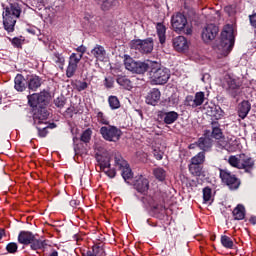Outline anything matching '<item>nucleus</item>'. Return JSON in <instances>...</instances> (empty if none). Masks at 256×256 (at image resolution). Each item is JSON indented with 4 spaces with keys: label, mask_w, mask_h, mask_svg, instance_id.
I'll return each instance as SVG.
<instances>
[{
    "label": "nucleus",
    "mask_w": 256,
    "mask_h": 256,
    "mask_svg": "<svg viewBox=\"0 0 256 256\" xmlns=\"http://www.w3.org/2000/svg\"><path fill=\"white\" fill-rule=\"evenodd\" d=\"M95 159L98 163L100 171L105 173V175L110 177V179H113L115 175H117L115 169L111 168V159L114 160V167L120 171L129 165L127 160L123 159V156H121L119 152L110 153L107 149L101 146H97L95 148Z\"/></svg>",
    "instance_id": "obj_1"
},
{
    "label": "nucleus",
    "mask_w": 256,
    "mask_h": 256,
    "mask_svg": "<svg viewBox=\"0 0 256 256\" xmlns=\"http://www.w3.org/2000/svg\"><path fill=\"white\" fill-rule=\"evenodd\" d=\"M19 17H21V6L17 3H10L4 8L3 25L8 33H13V31H15V24Z\"/></svg>",
    "instance_id": "obj_2"
},
{
    "label": "nucleus",
    "mask_w": 256,
    "mask_h": 256,
    "mask_svg": "<svg viewBox=\"0 0 256 256\" xmlns=\"http://www.w3.org/2000/svg\"><path fill=\"white\" fill-rule=\"evenodd\" d=\"M235 45V35L232 25H226L221 32V41L218 45L219 51H222V55L227 56L231 53L233 46Z\"/></svg>",
    "instance_id": "obj_3"
},
{
    "label": "nucleus",
    "mask_w": 256,
    "mask_h": 256,
    "mask_svg": "<svg viewBox=\"0 0 256 256\" xmlns=\"http://www.w3.org/2000/svg\"><path fill=\"white\" fill-rule=\"evenodd\" d=\"M171 26L175 33H185V35H191L193 33V27L187 22V17L182 13H176L171 18Z\"/></svg>",
    "instance_id": "obj_4"
},
{
    "label": "nucleus",
    "mask_w": 256,
    "mask_h": 256,
    "mask_svg": "<svg viewBox=\"0 0 256 256\" xmlns=\"http://www.w3.org/2000/svg\"><path fill=\"white\" fill-rule=\"evenodd\" d=\"M100 135L104 141L109 143H118L123 136V131H121L117 126L107 125L100 128Z\"/></svg>",
    "instance_id": "obj_5"
},
{
    "label": "nucleus",
    "mask_w": 256,
    "mask_h": 256,
    "mask_svg": "<svg viewBox=\"0 0 256 256\" xmlns=\"http://www.w3.org/2000/svg\"><path fill=\"white\" fill-rule=\"evenodd\" d=\"M152 85H165L169 81V71L165 68L153 67L150 71Z\"/></svg>",
    "instance_id": "obj_6"
},
{
    "label": "nucleus",
    "mask_w": 256,
    "mask_h": 256,
    "mask_svg": "<svg viewBox=\"0 0 256 256\" xmlns=\"http://www.w3.org/2000/svg\"><path fill=\"white\" fill-rule=\"evenodd\" d=\"M130 49L139 51V53H151L153 51V38L132 40L130 42Z\"/></svg>",
    "instance_id": "obj_7"
},
{
    "label": "nucleus",
    "mask_w": 256,
    "mask_h": 256,
    "mask_svg": "<svg viewBox=\"0 0 256 256\" xmlns=\"http://www.w3.org/2000/svg\"><path fill=\"white\" fill-rule=\"evenodd\" d=\"M124 65L127 71H131L132 73H137L138 75H142L149 69V65L145 62H137L133 60V58L126 56L124 60Z\"/></svg>",
    "instance_id": "obj_8"
},
{
    "label": "nucleus",
    "mask_w": 256,
    "mask_h": 256,
    "mask_svg": "<svg viewBox=\"0 0 256 256\" xmlns=\"http://www.w3.org/2000/svg\"><path fill=\"white\" fill-rule=\"evenodd\" d=\"M220 179L222 183H225V185L232 191L239 189V186L241 185L239 178H237L235 174H231L228 170L220 169Z\"/></svg>",
    "instance_id": "obj_9"
},
{
    "label": "nucleus",
    "mask_w": 256,
    "mask_h": 256,
    "mask_svg": "<svg viewBox=\"0 0 256 256\" xmlns=\"http://www.w3.org/2000/svg\"><path fill=\"white\" fill-rule=\"evenodd\" d=\"M81 55H77V53H72L69 57L68 66L66 69V77L71 79V77L75 76L77 73V69H79V63H81Z\"/></svg>",
    "instance_id": "obj_10"
},
{
    "label": "nucleus",
    "mask_w": 256,
    "mask_h": 256,
    "mask_svg": "<svg viewBox=\"0 0 256 256\" xmlns=\"http://www.w3.org/2000/svg\"><path fill=\"white\" fill-rule=\"evenodd\" d=\"M219 35V27L215 24H208L202 30V40L204 43H211V41H215V38Z\"/></svg>",
    "instance_id": "obj_11"
},
{
    "label": "nucleus",
    "mask_w": 256,
    "mask_h": 256,
    "mask_svg": "<svg viewBox=\"0 0 256 256\" xmlns=\"http://www.w3.org/2000/svg\"><path fill=\"white\" fill-rule=\"evenodd\" d=\"M203 103H205V92H196L194 97L192 95H188L185 98L186 107H192V109L201 107Z\"/></svg>",
    "instance_id": "obj_12"
},
{
    "label": "nucleus",
    "mask_w": 256,
    "mask_h": 256,
    "mask_svg": "<svg viewBox=\"0 0 256 256\" xmlns=\"http://www.w3.org/2000/svg\"><path fill=\"white\" fill-rule=\"evenodd\" d=\"M173 47L178 53L189 51V41L184 36H177L173 39Z\"/></svg>",
    "instance_id": "obj_13"
},
{
    "label": "nucleus",
    "mask_w": 256,
    "mask_h": 256,
    "mask_svg": "<svg viewBox=\"0 0 256 256\" xmlns=\"http://www.w3.org/2000/svg\"><path fill=\"white\" fill-rule=\"evenodd\" d=\"M223 88L227 89L232 97H236L237 94H235L233 91H237V89H239V84H237V80L231 78V76H225Z\"/></svg>",
    "instance_id": "obj_14"
},
{
    "label": "nucleus",
    "mask_w": 256,
    "mask_h": 256,
    "mask_svg": "<svg viewBox=\"0 0 256 256\" xmlns=\"http://www.w3.org/2000/svg\"><path fill=\"white\" fill-rule=\"evenodd\" d=\"M254 167H255V161L253 160V158L245 154H241L240 169H244L246 173H251Z\"/></svg>",
    "instance_id": "obj_15"
},
{
    "label": "nucleus",
    "mask_w": 256,
    "mask_h": 256,
    "mask_svg": "<svg viewBox=\"0 0 256 256\" xmlns=\"http://www.w3.org/2000/svg\"><path fill=\"white\" fill-rule=\"evenodd\" d=\"M134 187L138 193H147L149 191V180L144 176H138L134 182Z\"/></svg>",
    "instance_id": "obj_16"
},
{
    "label": "nucleus",
    "mask_w": 256,
    "mask_h": 256,
    "mask_svg": "<svg viewBox=\"0 0 256 256\" xmlns=\"http://www.w3.org/2000/svg\"><path fill=\"white\" fill-rule=\"evenodd\" d=\"M159 117L160 119H163L166 125H173V123L179 119V113L175 111L160 112Z\"/></svg>",
    "instance_id": "obj_17"
},
{
    "label": "nucleus",
    "mask_w": 256,
    "mask_h": 256,
    "mask_svg": "<svg viewBox=\"0 0 256 256\" xmlns=\"http://www.w3.org/2000/svg\"><path fill=\"white\" fill-rule=\"evenodd\" d=\"M196 145L202 152L207 153L208 151H211V147H213V140L209 137H200L196 142Z\"/></svg>",
    "instance_id": "obj_18"
},
{
    "label": "nucleus",
    "mask_w": 256,
    "mask_h": 256,
    "mask_svg": "<svg viewBox=\"0 0 256 256\" xmlns=\"http://www.w3.org/2000/svg\"><path fill=\"white\" fill-rule=\"evenodd\" d=\"M160 99H161V92L159 91V89L154 88L148 93L146 97V103L148 105H157Z\"/></svg>",
    "instance_id": "obj_19"
},
{
    "label": "nucleus",
    "mask_w": 256,
    "mask_h": 256,
    "mask_svg": "<svg viewBox=\"0 0 256 256\" xmlns=\"http://www.w3.org/2000/svg\"><path fill=\"white\" fill-rule=\"evenodd\" d=\"M35 235L31 232L21 231L18 235V242L21 245H31L33 243Z\"/></svg>",
    "instance_id": "obj_20"
},
{
    "label": "nucleus",
    "mask_w": 256,
    "mask_h": 256,
    "mask_svg": "<svg viewBox=\"0 0 256 256\" xmlns=\"http://www.w3.org/2000/svg\"><path fill=\"white\" fill-rule=\"evenodd\" d=\"M249 111H251V103L249 101L244 100L238 105V116L240 118L245 119L249 115Z\"/></svg>",
    "instance_id": "obj_21"
},
{
    "label": "nucleus",
    "mask_w": 256,
    "mask_h": 256,
    "mask_svg": "<svg viewBox=\"0 0 256 256\" xmlns=\"http://www.w3.org/2000/svg\"><path fill=\"white\" fill-rule=\"evenodd\" d=\"M152 154L157 161H161L165 155V147L160 143H155L152 145Z\"/></svg>",
    "instance_id": "obj_22"
},
{
    "label": "nucleus",
    "mask_w": 256,
    "mask_h": 256,
    "mask_svg": "<svg viewBox=\"0 0 256 256\" xmlns=\"http://www.w3.org/2000/svg\"><path fill=\"white\" fill-rule=\"evenodd\" d=\"M156 32H157V36L158 39L161 43V45H163L165 43V41H167V27H165V25H163V23H157L156 24Z\"/></svg>",
    "instance_id": "obj_23"
},
{
    "label": "nucleus",
    "mask_w": 256,
    "mask_h": 256,
    "mask_svg": "<svg viewBox=\"0 0 256 256\" xmlns=\"http://www.w3.org/2000/svg\"><path fill=\"white\" fill-rule=\"evenodd\" d=\"M116 81L120 87L127 89V91H131L133 89V82L127 76L119 75Z\"/></svg>",
    "instance_id": "obj_24"
},
{
    "label": "nucleus",
    "mask_w": 256,
    "mask_h": 256,
    "mask_svg": "<svg viewBox=\"0 0 256 256\" xmlns=\"http://www.w3.org/2000/svg\"><path fill=\"white\" fill-rule=\"evenodd\" d=\"M91 53L97 61H105V55H107V52L103 46L96 45L95 48L92 49Z\"/></svg>",
    "instance_id": "obj_25"
},
{
    "label": "nucleus",
    "mask_w": 256,
    "mask_h": 256,
    "mask_svg": "<svg viewBox=\"0 0 256 256\" xmlns=\"http://www.w3.org/2000/svg\"><path fill=\"white\" fill-rule=\"evenodd\" d=\"M47 119H49V112L45 109H41L34 115V123L37 125L46 123L45 121H47Z\"/></svg>",
    "instance_id": "obj_26"
},
{
    "label": "nucleus",
    "mask_w": 256,
    "mask_h": 256,
    "mask_svg": "<svg viewBox=\"0 0 256 256\" xmlns=\"http://www.w3.org/2000/svg\"><path fill=\"white\" fill-rule=\"evenodd\" d=\"M235 221H243L245 219V206L238 204L232 211Z\"/></svg>",
    "instance_id": "obj_27"
},
{
    "label": "nucleus",
    "mask_w": 256,
    "mask_h": 256,
    "mask_svg": "<svg viewBox=\"0 0 256 256\" xmlns=\"http://www.w3.org/2000/svg\"><path fill=\"white\" fill-rule=\"evenodd\" d=\"M14 87L16 89V91H20V92H23L25 91V77H23V75L21 74H18L16 75L15 79H14Z\"/></svg>",
    "instance_id": "obj_28"
},
{
    "label": "nucleus",
    "mask_w": 256,
    "mask_h": 256,
    "mask_svg": "<svg viewBox=\"0 0 256 256\" xmlns=\"http://www.w3.org/2000/svg\"><path fill=\"white\" fill-rule=\"evenodd\" d=\"M212 137L213 139H224L223 130L219 127V122H212Z\"/></svg>",
    "instance_id": "obj_29"
},
{
    "label": "nucleus",
    "mask_w": 256,
    "mask_h": 256,
    "mask_svg": "<svg viewBox=\"0 0 256 256\" xmlns=\"http://www.w3.org/2000/svg\"><path fill=\"white\" fill-rule=\"evenodd\" d=\"M52 61L55 63L56 67H59V69H63V67H65V56L59 52H55L53 54Z\"/></svg>",
    "instance_id": "obj_30"
},
{
    "label": "nucleus",
    "mask_w": 256,
    "mask_h": 256,
    "mask_svg": "<svg viewBox=\"0 0 256 256\" xmlns=\"http://www.w3.org/2000/svg\"><path fill=\"white\" fill-rule=\"evenodd\" d=\"M41 87V79L39 76H31L28 80V89L31 91H37Z\"/></svg>",
    "instance_id": "obj_31"
},
{
    "label": "nucleus",
    "mask_w": 256,
    "mask_h": 256,
    "mask_svg": "<svg viewBox=\"0 0 256 256\" xmlns=\"http://www.w3.org/2000/svg\"><path fill=\"white\" fill-rule=\"evenodd\" d=\"M188 169L191 175H194V177H199L201 175V171H203L202 165L191 161L190 164L188 165Z\"/></svg>",
    "instance_id": "obj_32"
},
{
    "label": "nucleus",
    "mask_w": 256,
    "mask_h": 256,
    "mask_svg": "<svg viewBox=\"0 0 256 256\" xmlns=\"http://www.w3.org/2000/svg\"><path fill=\"white\" fill-rule=\"evenodd\" d=\"M30 247L33 249V251H37L38 249H45L47 247V240H39L34 236L33 241L30 242Z\"/></svg>",
    "instance_id": "obj_33"
},
{
    "label": "nucleus",
    "mask_w": 256,
    "mask_h": 256,
    "mask_svg": "<svg viewBox=\"0 0 256 256\" xmlns=\"http://www.w3.org/2000/svg\"><path fill=\"white\" fill-rule=\"evenodd\" d=\"M228 163L235 169H241V154L229 156Z\"/></svg>",
    "instance_id": "obj_34"
},
{
    "label": "nucleus",
    "mask_w": 256,
    "mask_h": 256,
    "mask_svg": "<svg viewBox=\"0 0 256 256\" xmlns=\"http://www.w3.org/2000/svg\"><path fill=\"white\" fill-rule=\"evenodd\" d=\"M153 175L158 181H165V178L167 177V171L161 167H158L153 170Z\"/></svg>",
    "instance_id": "obj_35"
},
{
    "label": "nucleus",
    "mask_w": 256,
    "mask_h": 256,
    "mask_svg": "<svg viewBox=\"0 0 256 256\" xmlns=\"http://www.w3.org/2000/svg\"><path fill=\"white\" fill-rule=\"evenodd\" d=\"M221 245L225 247V249H233L235 246V243L233 242V239L227 235H222L221 236Z\"/></svg>",
    "instance_id": "obj_36"
},
{
    "label": "nucleus",
    "mask_w": 256,
    "mask_h": 256,
    "mask_svg": "<svg viewBox=\"0 0 256 256\" xmlns=\"http://www.w3.org/2000/svg\"><path fill=\"white\" fill-rule=\"evenodd\" d=\"M99 3H102L103 11H109L111 7H115L117 5V0H96Z\"/></svg>",
    "instance_id": "obj_37"
},
{
    "label": "nucleus",
    "mask_w": 256,
    "mask_h": 256,
    "mask_svg": "<svg viewBox=\"0 0 256 256\" xmlns=\"http://www.w3.org/2000/svg\"><path fill=\"white\" fill-rule=\"evenodd\" d=\"M108 103L112 110L119 109L121 107V102L117 96H109Z\"/></svg>",
    "instance_id": "obj_38"
},
{
    "label": "nucleus",
    "mask_w": 256,
    "mask_h": 256,
    "mask_svg": "<svg viewBox=\"0 0 256 256\" xmlns=\"http://www.w3.org/2000/svg\"><path fill=\"white\" fill-rule=\"evenodd\" d=\"M206 160V156L204 152H199L198 154H196L195 156H193L190 159V162L192 163H196L198 165H203L205 163Z\"/></svg>",
    "instance_id": "obj_39"
},
{
    "label": "nucleus",
    "mask_w": 256,
    "mask_h": 256,
    "mask_svg": "<svg viewBox=\"0 0 256 256\" xmlns=\"http://www.w3.org/2000/svg\"><path fill=\"white\" fill-rule=\"evenodd\" d=\"M203 201L204 203H210L213 201V190L209 187L203 189Z\"/></svg>",
    "instance_id": "obj_40"
},
{
    "label": "nucleus",
    "mask_w": 256,
    "mask_h": 256,
    "mask_svg": "<svg viewBox=\"0 0 256 256\" xmlns=\"http://www.w3.org/2000/svg\"><path fill=\"white\" fill-rule=\"evenodd\" d=\"M91 135H93V131L91 130V128L86 129L82 133L80 141H82V143H89V141H91Z\"/></svg>",
    "instance_id": "obj_41"
},
{
    "label": "nucleus",
    "mask_w": 256,
    "mask_h": 256,
    "mask_svg": "<svg viewBox=\"0 0 256 256\" xmlns=\"http://www.w3.org/2000/svg\"><path fill=\"white\" fill-rule=\"evenodd\" d=\"M97 117V121L98 123H100V125H109V118H107V116L105 115V113H103L102 111H99L96 115Z\"/></svg>",
    "instance_id": "obj_42"
},
{
    "label": "nucleus",
    "mask_w": 256,
    "mask_h": 256,
    "mask_svg": "<svg viewBox=\"0 0 256 256\" xmlns=\"http://www.w3.org/2000/svg\"><path fill=\"white\" fill-rule=\"evenodd\" d=\"M28 103L30 107H39V99L37 93L28 96Z\"/></svg>",
    "instance_id": "obj_43"
},
{
    "label": "nucleus",
    "mask_w": 256,
    "mask_h": 256,
    "mask_svg": "<svg viewBox=\"0 0 256 256\" xmlns=\"http://www.w3.org/2000/svg\"><path fill=\"white\" fill-rule=\"evenodd\" d=\"M120 171H122V177L125 181H127V179H131V177H133V172L131 171L129 164L126 167L122 168Z\"/></svg>",
    "instance_id": "obj_44"
},
{
    "label": "nucleus",
    "mask_w": 256,
    "mask_h": 256,
    "mask_svg": "<svg viewBox=\"0 0 256 256\" xmlns=\"http://www.w3.org/2000/svg\"><path fill=\"white\" fill-rule=\"evenodd\" d=\"M89 87V84H87V82H83V81H78L75 84V90L76 91H85V89H87Z\"/></svg>",
    "instance_id": "obj_45"
},
{
    "label": "nucleus",
    "mask_w": 256,
    "mask_h": 256,
    "mask_svg": "<svg viewBox=\"0 0 256 256\" xmlns=\"http://www.w3.org/2000/svg\"><path fill=\"white\" fill-rule=\"evenodd\" d=\"M17 249H19V246L15 242H10L6 246V250L8 251V253H15L17 251Z\"/></svg>",
    "instance_id": "obj_46"
},
{
    "label": "nucleus",
    "mask_w": 256,
    "mask_h": 256,
    "mask_svg": "<svg viewBox=\"0 0 256 256\" xmlns=\"http://www.w3.org/2000/svg\"><path fill=\"white\" fill-rule=\"evenodd\" d=\"M11 43L14 47H17L18 49H21V47L23 45V39H21L19 37H15V38L12 39Z\"/></svg>",
    "instance_id": "obj_47"
},
{
    "label": "nucleus",
    "mask_w": 256,
    "mask_h": 256,
    "mask_svg": "<svg viewBox=\"0 0 256 256\" xmlns=\"http://www.w3.org/2000/svg\"><path fill=\"white\" fill-rule=\"evenodd\" d=\"M37 99H38V107H43V105H45V101H46V97L45 94L40 93L37 94Z\"/></svg>",
    "instance_id": "obj_48"
},
{
    "label": "nucleus",
    "mask_w": 256,
    "mask_h": 256,
    "mask_svg": "<svg viewBox=\"0 0 256 256\" xmlns=\"http://www.w3.org/2000/svg\"><path fill=\"white\" fill-rule=\"evenodd\" d=\"M47 129H49V126L38 128V135L39 137H47Z\"/></svg>",
    "instance_id": "obj_49"
},
{
    "label": "nucleus",
    "mask_w": 256,
    "mask_h": 256,
    "mask_svg": "<svg viewBox=\"0 0 256 256\" xmlns=\"http://www.w3.org/2000/svg\"><path fill=\"white\" fill-rule=\"evenodd\" d=\"M76 51L80 54L77 55H81V59H83V55H85V51H87V48H85V46L81 45L79 47L76 48Z\"/></svg>",
    "instance_id": "obj_50"
},
{
    "label": "nucleus",
    "mask_w": 256,
    "mask_h": 256,
    "mask_svg": "<svg viewBox=\"0 0 256 256\" xmlns=\"http://www.w3.org/2000/svg\"><path fill=\"white\" fill-rule=\"evenodd\" d=\"M250 25L256 29V13L249 16Z\"/></svg>",
    "instance_id": "obj_51"
},
{
    "label": "nucleus",
    "mask_w": 256,
    "mask_h": 256,
    "mask_svg": "<svg viewBox=\"0 0 256 256\" xmlns=\"http://www.w3.org/2000/svg\"><path fill=\"white\" fill-rule=\"evenodd\" d=\"M105 87H107V89H111L113 87V80H109V78H105Z\"/></svg>",
    "instance_id": "obj_52"
},
{
    "label": "nucleus",
    "mask_w": 256,
    "mask_h": 256,
    "mask_svg": "<svg viewBox=\"0 0 256 256\" xmlns=\"http://www.w3.org/2000/svg\"><path fill=\"white\" fill-rule=\"evenodd\" d=\"M249 223H251V225H256V216H251L249 218Z\"/></svg>",
    "instance_id": "obj_53"
},
{
    "label": "nucleus",
    "mask_w": 256,
    "mask_h": 256,
    "mask_svg": "<svg viewBox=\"0 0 256 256\" xmlns=\"http://www.w3.org/2000/svg\"><path fill=\"white\" fill-rule=\"evenodd\" d=\"M215 119H221L223 117V110H220L218 115H214Z\"/></svg>",
    "instance_id": "obj_54"
},
{
    "label": "nucleus",
    "mask_w": 256,
    "mask_h": 256,
    "mask_svg": "<svg viewBox=\"0 0 256 256\" xmlns=\"http://www.w3.org/2000/svg\"><path fill=\"white\" fill-rule=\"evenodd\" d=\"M5 237V229H0V241Z\"/></svg>",
    "instance_id": "obj_55"
},
{
    "label": "nucleus",
    "mask_w": 256,
    "mask_h": 256,
    "mask_svg": "<svg viewBox=\"0 0 256 256\" xmlns=\"http://www.w3.org/2000/svg\"><path fill=\"white\" fill-rule=\"evenodd\" d=\"M49 256H59V253L56 250H54Z\"/></svg>",
    "instance_id": "obj_56"
},
{
    "label": "nucleus",
    "mask_w": 256,
    "mask_h": 256,
    "mask_svg": "<svg viewBox=\"0 0 256 256\" xmlns=\"http://www.w3.org/2000/svg\"><path fill=\"white\" fill-rule=\"evenodd\" d=\"M3 103V98L0 96V105Z\"/></svg>",
    "instance_id": "obj_57"
},
{
    "label": "nucleus",
    "mask_w": 256,
    "mask_h": 256,
    "mask_svg": "<svg viewBox=\"0 0 256 256\" xmlns=\"http://www.w3.org/2000/svg\"><path fill=\"white\" fill-rule=\"evenodd\" d=\"M194 147H193V144H191L190 146H189V149H193Z\"/></svg>",
    "instance_id": "obj_58"
},
{
    "label": "nucleus",
    "mask_w": 256,
    "mask_h": 256,
    "mask_svg": "<svg viewBox=\"0 0 256 256\" xmlns=\"http://www.w3.org/2000/svg\"><path fill=\"white\" fill-rule=\"evenodd\" d=\"M60 106H63V102L60 103Z\"/></svg>",
    "instance_id": "obj_59"
}]
</instances>
